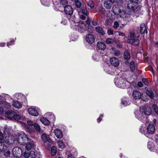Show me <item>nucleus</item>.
Instances as JSON below:
<instances>
[{
	"label": "nucleus",
	"instance_id": "18",
	"mask_svg": "<svg viewBox=\"0 0 158 158\" xmlns=\"http://www.w3.org/2000/svg\"><path fill=\"white\" fill-rule=\"evenodd\" d=\"M97 47L100 49L104 50L106 48V46L105 44L102 42H98L97 43Z\"/></svg>",
	"mask_w": 158,
	"mask_h": 158
},
{
	"label": "nucleus",
	"instance_id": "61",
	"mask_svg": "<svg viewBox=\"0 0 158 158\" xmlns=\"http://www.w3.org/2000/svg\"><path fill=\"white\" fill-rule=\"evenodd\" d=\"M5 45V44L4 43H0V46L1 47H4Z\"/></svg>",
	"mask_w": 158,
	"mask_h": 158
},
{
	"label": "nucleus",
	"instance_id": "40",
	"mask_svg": "<svg viewBox=\"0 0 158 158\" xmlns=\"http://www.w3.org/2000/svg\"><path fill=\"white\" fill-rule=\"evenodd\" d=\"M59 2L60 4L65 5L68 3L67 0H59Z\"/></svg>",
	"mask_w": 158,
	"mask_h": 158
},
{
	"label": "nucleus",
	"instance_id": "57",
	"mask_svg": "<svg viewBox=\"0 0 158 158\" xmlns=\"http://www.w3.org/2000/svg\"><path fill=\"white\" fill-rule=\"evenodd\" d=\"M3 135L2 133L0 131V140L2 141V139H3Z\"/></svg>",
	"mask_w": 158,
	"mask_h": 158
},
{
	"label": "nucleus",
	"instance_id": "63",
	"mask_svg": "<svg viewBox=\"0 0 158 158\" xmlns=\"http://www.w3.org/2000/svg\"><path fill=\"white\" fill-rule=\"evenodd\" d=\"M119 35L122 36H123L124 35V33L122 32H119Z\"/></svg>",
	"mask_w": 158,
	"mask_h": 158
},
{
	"label": "nucleus",
	"instance_id": "30",
	"mask_svg": "<svg viewBox=\"0 0 158 158\" xmlns=\"http://www.w3.org/2000/svg\"><path fill=\"white\" fill-rule=\"evenodd\" d=\"M58 144L59 147L61 149H63L65 147L64 143L60 140H59L58 141Z\"/></svg>",
	"mask_w": 158,
	"mask_h": 158
},
{
	"label": "nucleus",
	"instance_id": "35",
	"mask_svg": "<svg viewBox=\"0 0 158 158\" xmlns=\"http://www.w3.org/2000/svg\"><path fill=\"white\" fill-rule=\"evenodd\" d=\"M79 27L83 30H85L86 28L85 24L82 22H80L79 23Z\"/></svg>",
	"mask_w": 158,
	"mask_h": 158
},
{
	"label": "nucleus",
	"instance_id": "39",
	"mask_svg": "<svg viewBox=\"0 0 158 158\" xmlns=\"http://www.w3.org/2000/svg\"><path fill=\"white\" fill-rule=\"evenodd\" d=\"M113 40L111 38H108L106 40V42L107 44H111L114 43Z\"/></svg>",
	"mask_w": 158,
	"mask_h": 158
},
{
	"label": "nucleus",
	"instance_id": "15",
	"mask_svg": "<svg viewBox=\"0 0 158 158\" xmlns=\"http://www.w3.org/2000/svg\"><path fill=\"white\" fill-rule=\"evenodd\" d=\"M155 130V127L152 124L149 125L147 128V132L148 134L151 135H152L154 134Z\"/></svg>",
	"mask_w": 158,
	"mask_h": 158
},
{
	"label": "nucleus",
	"instance_id": "22",
	"mask_svg": "<svg viewBox=\"0 0 158 158\" xmlns=\"http://www.w3.org/2000/svg\"><path fill=\"white\" fill-rule=\"evenodd\" d=\"M123 57L125 60H128L130 59L131 58L130 54L128 50H126L124 52Z\"/></svg>",
	"mask_w": 158,
	"mask_h": 158
},
{
	"label": "nucleus",
	"instance_id": "37",
	"mask_svg": "<svg viewBox=\"0 0 158 158\" xmlns=\"http://www.w3.org/2000/svg\"><path fill=\"white\" fill-rule=\"evenodd\" d=\"M152 107L155 113L158 115V107L156 104H154L152 105Z\"/></svg>",
	"mask_w": 158,
	"mask_h": 158
},
{
	"label": "nucleus",
	"instance_id": "47",
	"mask_svg": "<svg viewBox=\"0 0 158 158\" xmlns=\"http://www.w3.org/2000/svg\"><path fill=\"white\" fill-rule=\"evenodd\" d=\"M82 13L86 15H88V13L87 10L86 9H82L81 10Z\"/></svg>",
	"mask_w": 158,
	"mask_h": 158
},
{
	"label": "nucleus",
	"instance_id": "12",
	"mask_svg": "<svg viewBox=\"0 0 158 158\" xmlns=\"http://www.w3.org/2000/svg\"><path fill=\"white\" fill-rule=\"evenodd\" d=\"M112 11L114 15L120 16L122 11L118 6H114L112 7Z\"/></svg>",
	"mask_w": 158,
	"mask_h": 158
},
{
	"label": "nucleus",
	"instance_id": "24",
	"mask_svg": "<svg viewBox=\"0 0 158 158\" xmlns=\"http://www.w3.org/2000/svg\"><path fill=\"white\" fill-rule=\"evenodd\" d=\"M41 122L45 125H48L49 123V121L44 117H42L40 119Z\"/></svg>",
	"mask_w": 158,
	"mask_h": 158
},
{
	"label": "nucleus",
	"instance_id": "50",
	"mask_svg": "<svg viewBox=\"0 0 158 158\" xmlns=\"http://www.w3.org/2000/svg\"><path fill=\"white\" fill-rule=\"evenodd\" d=\"M113 30L109 29L107 31V33L109 35H111L113 34Z\"/></svg>",
	"mask_w": 158,
	"mask_h": 158
},
{
	"label": "nucleus",
	"instance_id": "1",
	"mask_svg": "<svg viewBox=\"0 0 158 158\" xmlns=\"http://www.w3.org/2000/svg\"><path fill=\"white\" fill-rule=\"evenodd\" d=\"M0 151H3L4 155L7 157L10 156V152L7 149V146L3 143H0Z\"/></svg>",
	"mask_w": 158,
	"mask_h": 158
},
{
	"label": "nucleus",
	"instance_id": "25",
	"mask_svg": "<svg viewBox=\"0 0 158 158\" xmlns=\"http://www.w3.org/2000/svg\"><path fill=\"white\" fill-rule=\"evenodd\" d=\"M119 17L126 19L129 18L130 15L129 14L126 13L125 12L122 11Z\"/></svg>",
	"mask_w": 158,
	"mask_h": 158
},
{
	"label": "nucleus",
	"instance_id": "54",
	"mask_svg": "<svg viewBox=\"0 0 158 158\" xmlns=\"http://www.w3.org/2000/svg\"><path fill=\"white\" fill-rule=\"evenodd\" d=\"M92 24L95 26H97L98 25V23L97 21L94 20H92Z\"/></svg>",
	"mask_w": 158,
	"mask_h": 158
},
{
	"label": "nucleus",
	"instance_id": "36",
	"mask_svg": "<svg viewBox=\"0 0 158 158\" xmlns=\"http://www.w3.org/2000/svg\"><path fill=\"white\" fill-rule=\"evenodd\" d=\"M111 49L114 51L113 53L115 56H118L120 55V52L119 51L115 50V48L113 47L111 48Z\"/></svg>",
	"mask_w": 158,
	"mask_h": 158
},
{
	"label": "nucleus",
	"instance_id": "59",
	"mask_svg": "<svg viewBox=\"0 0 158 158\" xmlns=\"http://www.w3.org/2000/svg\"><path fill=\"white\" fill-rule=\"evenodd\" d=\"M68 158H75L71 154H69L68 156Z\"/></svg>",
	"mask_w": 158,
	"mask_h": 158
},
{
	"label": "nucleus",
	"instance_id": "9",
	"mask_svg": "<svg viewBox=\"0 0 158 158\" xmlns=\"http://www.w3.org/2000/svg\"><path fill=\"white\" fill-rule=\"evenodd\" d=\"M64 11L66 14L71 15L73 14V10L70 6L67 5L64 7Z\"/></svg>",
	"mask_w": 158,
	"mask_h": 158
},
{
	"label": "nucleus",
	"instance_id": "62",
	"mask_svg": "<svg viewBox=\"0 0 158 158\" xmlns=\"http://www.w3.org/2000/svg\"><path fill=\"white\" fill-rule=\"evenodd\" d=\"M4 112L3 109L1 107H0V113L2 114Z\"/></svg>",
	"mask_w": 158,
	"mask_h": 158
},
{
	"label": "nucleus",
	"instance_id": "53",
	"mask_svg": "<svg viewBox=\"0 0 158 158\" xmlns=\"http://www.w3.org/2000/svg\"><path fill=\"white\" fill-rule=\"evenodd\" d=\"M91 20L89 18H88L87 21H86V24L88 25H90Z\"/></svg>",
	"mask_w": 158,
	"mask_h": 158
},
{
	"label": "nucleus",
	"instance_id": "3",
	"mask_svg": "<svg viewBox=\"0 0 158 158\" xmlns=\"http://www.w3.org/2000/svg\"><path fill=\"white\" fill-rule=\"evenodd\" d=\"M5 135H4L3 139H2V141H0V143H3L4 144L6 143L8 144H10L12 143L14 141L11 139V137L9 134H8L7 135L6 134Z\"/></svg>",
	"mask_w": 158,
	"mask_h": 158
},
{
	"label": "nucleus",
	"instance_id": "17",
	"mask_svg": "<svg viewBox=\"0 0 158 158\" xmlns=\"http://www.w3.org/2000/svg\"><path fill=\"white\" fill-rule=\"evenodd\" d=\"M140 31L141 34L148 33V31L144 24L143 23L140 24Z\"/></svg>",
	"mask_w": 158,
	"mask_h": 158
},
{
	"label": "nucleus",
	"instance_id": "29",
	"mask_svg": "<svg viewBox=\"0 0 158 158\" xmlns=\"http://www.w3.org/2000/svg\"><path fill=\"white\" fill-rule=\"evenodd\" d=\"M135 64L134 62V61H131L130 64L129 68L133 72L135 70Z\"/></svg>",
	"mask_w": 158,
	"mask_h": 158
},
{
	"label": "nucleus",
	"instance_id": "8",
	"mask_svg": "<svg viewBox=\"0 0 158 158\" xmlns=\"http://www.w3.org/2000/svg\"><path fill=\"white\" fill-rule=\"evenodd\" d=\"M28 141L29 142L26 144V149L27 150H29L34 147L35 143L32 139L29 140Z\"/></svg>",
	"mask_w": 158,
	"mask_h": 158
},
{
	"label": "nucleus",
	"instance_id": "26",
	"mask_svg": "<svg viewBox=\"0 0 158 158\" xmlns=\"http://www.w3.org/2000/svg\"><path fill=\"white\" fill-rule=\"evenodd\" d=\"M19 136L20 137H21V138L25 142H26V140L28 141L29 140L28 135H26L24 133L20 134Z\"/></svg>",
	"mask_w": 158,
	"mask_h": 158
},
{
	"label": "nucleus",
	"instance_id": "42",
	"mask_svg": "<svg viewBox=\"0 0 158 158\" xmlns=\"http://www.w3.org/2000/svg\"><path fill=\"white\" fill-rule=\"evenodd\" d=\"M119 24L118 23L117 21H115L114 23L113 27L115 29H117V28L118 27Z\"/></svg>",
	"mask_w": 158,
	"mask_h": 158
},
{
	"label": "nucleus",
	"instance_id": "13",
	"mask_svg": "<svg viewBox=\"0 0 158 158\" xmlns=\"http://www.w3.org/2000/svg\"><path fill=\"white\" fill-rule=\"evenodd\" d=\"M28 112L30 114L33 116H37L39 114L36 110L32 108H29L28 109Z\"/></svg>",
	"mask_w": 158,
	"mask_h": 158
},
{
	"label": "nucleus",
	"instance_id": "34",
	"mask_svg": "<svg viewBox=\"0 0 158 158\" xmlns=\"http://www.w3.org/2000/svg\"><path fill=\"white\" fill-rule=\"evenodd\" d=\"M17 141L21 145H24L26 143L25 142L23 141L22 138H21V137H20V136H19V137L17 140Z\"/></svg>",
	"mask_w": 158,
	"mask_h": 158
},
{
	"label": "nucleus",
	"instance_id": "5",
	"mask_svg": "<svg viewBox=\"0 0 158 158\" xmlns=\"http://www.w3.org/2000/svg\"><path fill=\"white\" fill-rule=\"evenodd\" d=\"M142 94L138 90H134L132 93V97L135 100H139L141 98Z\"/></svg>",
	"mask_w": 158,
	"mask_h": 158
},
{
	"label": "nucleus",
	"instance_id": "6",
	"mask_svg": "<svg viewBox=\"0 0 158 158\" xmlns=\"http://www.w3.org/2000/svg\"><path fill=\"white\" fill-rule=\"evenodd\" d=\"M128 43L134 45L136 46L139 43V40L137 37H135L134 39H129L127 40Z\"/></svg>",
	"mask_w": 158,
	"mask_h": 158
},
{
	"label": "nucleus",
	"instance_id": "43",
	"mask_svg": "<svg viewBox=\"0 0 158 158\" xmlns=\"http://www.w3.org/2000/svg\"><path fill=\"white\" fill-rule=\"evenodd\" d=\"M5 113L7 115H10L13 114V112L12 110H8L5 111Z\"/></svg>",
	"mask_w": 158,
	"mask_h": 158
},
{
	"label": "nucleus",
	"instance_id": "7",
	"mask_svg": "<svg viewBox=\"0 0 158 158\" xmlns=\"http://www.w3.org/2000/svg\"><path fill=\"white\" fill-rule=\"evenodd\" d=\"M85 40L89 44L93 43L95 40L94 36L91 34H88L86 36Z\"/></svg>",
	"mask_w": 158,
	"mask_h": 158
},
{
	"label": "nucleus",
	"instance_id": "44",
	"mask_svg": "<svg viewBox=\"0 0 158 158\" xmlns=\"http://www.w3.org/2000/svg\"><path fill=\"white\" fill-rule=\"evenodd\" d=\"M93 59L96 61H98V60L99 57L98 55L97 54L94 55L93 56Z\"/></svg>",
	"mask_w": 158,
	"mask_h": 158
},
{
	"label": "nucleus",
	"instance_id": "21",
	"mask_svg": "<svg viewBox=\"0 0 158 158\" xmlns=\"http://www.w3.org/2000/svg\"><path fill=\"white\" fill-rule=\"evenodd\" d=\"M111 3L110 1H105L104 3V6L106 9H110L111 7Z\"/></svg>",
	"mask_w": 158,
	"mask_h": 158
},
{
	"label": "nucleus",
	"instance_id": "20",
	"mask_svg": "<svg viewBox=\"0 0 158 158\" xmlns=\"http://www.w3.org/2000/svg\"><path fill=\"white\" fill-rule=\"evenodd\" d=\"M12 105L18 109L22 107L21 104L17 101H14L13 102Z\"/></svg>",
	"mask_w": 158,
	"mask_h": 158
},
{
	"label": "nucleus",
	"instance_id": "48",
	"mask_svg": "<svg viewBox=\"0 0 158 158\" xmlns=\"http://www.w3.org/2000/svg\"><path fill=\"white\" fill-rule=\"evenodd\" d=\"M23 156L25 158H28L30 156V155L28 152H25L24 153Z\"/></svg>",
	"mask_w": 158,
	"mask_h": 158
},
{
	"label": "nucleus",
	"instance_id": "23",
	"mask_svg": "<svg viewBox=\"0 0 158 158\" xmlns=\"http://www.w3.org/2000/svg\"><path fill=\"white\" fill-rule=\"evenodd\" d=\"M95 30L97 32L101 35H104L105 32L103 28L100 27H97L95 28Z\"/></svg>",
	"mask_w": 158,
	"mask_h": 158
},
{
	"label": "nucleus",
	"instance_id": "55",
	"mask_svg": "<svg viewBox=\"0 0 158 158\" xmlns=\"http://www.w3.org/2000/svg\"><path fill=\"white\" fill-rule=\"evenodd\" d=\"M139 0H130L128 2H131L134 3L135 4H138L137 2Z\"/></svg>",
	"mask_w": 158,
	"mask_h": 158
},
{
	"label": "nucleus",
	"instance_id": "41",
	"mask_svg": "<svg viewBox=\"0 0 158 158\" xmlns=\"http://www.w3.org/2000/svg\"><path fill=\"white\" fill-rule=\"evenodd\" d=\"M29 155L30 156H31V158H34L35 157V152L34 151H31Z\"/></svg>",
	"mask_w": 158,
	"mask_h": 158
},
{
	"label": "nucleus",
	"instance_id": "60",
	"mask_svg": "<svg viewBox=\"0 0 158 158\" xmlns=\"http://www.w3.org/2000/svg\"><path fill=\"white\" fill-rule=\"evenodd\" d=\"M5 105L7 106L6 107L7 108H9L10 107V105L8 103H5Z\"/></svg>",
	"mask_w": 158,
	"mask_h": 158
},
{
	"label": "nucleus",
	"instance_id": "49",
	"mask_svg": "<svg viewBox=\"0 0 158 158\" xmlns=\"http://www.w3.org/2000/svg\"><path fill=\"white\" fill-rule=\"evenodd\" d=\"M142 82L144 84L147 85H149V83L145 79L143 78L142 80Z\"/></svg>",
	"mask_w": 158,
	"mask_h": 158
},
{
	"label": "nucleus",
	"instance_id": "10",
	"mask_svg": "<svg viewBox=\"0 0 158 158\" xmlns=\"http://www.w3.org/2000/svg\"><path fill=\"white\" fill-rule=\"evenodd\" d=\"M110 61L113 66L117 67L119 65V63L118 59L115 57H112L110 59Z\"/></svg>",
	"mask_w": 158,
	"mask_h": 158
},
{
	"label": "nucleus",
	"instance_id": "28",
	"mask_svg": "<svg viewBox=\"0 0 158 158\" xmlns=\"http://www.w3.org/2000/svg\"><path fill=\"white\" fill-rule=\"evenodd\" d=\"M7 117L10 119H13L17 120H19L21 118V116L17 114H15L14 115L12 118L8 117Z\"/></svg>",
	"mask_w": 158,
	"mask_h": 158
},
{
	"label": "nucleus",
	"instance_id": "64",
	"mask_svg": "<svg viewBox=\"0 0 158 158\" xmlns=\"http://www.w3.org/2000/svg\"><path fill=\"white\" fill-rule=\"evenodd\" d=\"M101 120L102 119L101 118L99 117L97 119V121L99 123L101 121Z\"/></svg>",
	"mask_w": 158,
	"mask_h": 158
},
{
	"label": "nucleus",
	"instance_id": "51",
	"mask_svg": "<svg viewBox=\"0 0 158 158\" xmlns=\"http://www.w3.org/2000/svg\"><path fill=\"white\" fill-rule=\"evenodd\" d=\"M27 124L28 125L31 126H33L35 123H34V122L31 121H28L27 122Z\"/></svg>",
	"mask_w": 158,
	"mask_h": 158
},
{
	"label": "nucleus",
	"instance_id": "58",
	"mask_svg": "<svg viewBox=\"0 0 158 158\" xmlns=\"http://www.w3.org/2000/svg\"><path fill=\"white\" fill-rule=\"evenodd\" d=\"M80 17L81 19L83 20L85 19L86 18V16L83 15H81Z\"/></svg>",
	"mask_w": 158,
	"mask_h": 158
},
{
	"label": "nucleus",
	"instance_id": "4",
	"mask_svg": "<svg viewBox=\"0 0 158 158\" xmlns=\"http://www.w3.org/2000/svg\"><path fill=\"white\" fill-rule=\"evenodd\" d=\"M13 155L15 156L20 157L23 154L22 151L21 149L18 147H15L13 149Z\"/></svg>",
	"mask_w": 158,
	"mask_h": 158
},
{
	"label": "nucleus",
	"instance_id": "31",
	"mask_svg": "<svg viewBox=\"0 0 158 158\" xmlns=\"http://www.w3.org/2000/svg\"><path fill=\"white\" fill-rule=\"evenodd\" d=\"M41 139L44 143L48 141V137L46 134H43L41 135Z\"/></svg>",
	"mask_w": 158,
	"mask_h": 158
},
{
	"label": "nucleus",
	"instance_id": "45",
	"mask_svg": "<svg viewBox=\"0 0 158 158\" xmlns=\"http://www.w3.org/2000/svg\"><path fill=\"white\" fill-rule=\"evenodd\" d=\"M75 5L77 8H80L81 6V4L80 2H75Z\"/></svg>",
	"mask_w": 158,
	"mask_h": 158
},
{
	"label": "nucleus",
	"instance_id": "52",
	"mask_svg": "<svg viewBox=\"0 0 158 158\" xmlns=\"http://www.w3.org/2000/svg\"><path fill=\"white\" fill-rule=\"evenodd\" d=\"M144 128L142 126H141L139 128V131L140 132L142 133H144Z\"/></svg>",
	"mask_w": 158,
	"mask_h": 158
},
{
	"label": "nucleus",
	"instance_id": "33",
	"mask_svg": "<svg viewBox=\"0 0 158 158\" xmlns=\"http://www.w3.org/2000/svg\"><path fill=\"white\" fill-rule=\"evenodd\" d=\"M51 154L52 156H55L56 153V148L55 146H53L51 148Z\"/></svg>",
	"mask_w": 158,
	"mask_h": 158
},
{
	"label": "nucleus",
	"instance_id": "2",
	"mask_svg": "<svg viewBox=\"0 0 158 158\" xmlns=\"http://www.w3.org/2000/svg\"><path fill=\"white\" fill-rule=\"evenodd\" d=\"M143 110L141 107H140L138 110H135L134 112L136 117L140 120H142L144 118Z\"/></svg>",
	"mask_w": 158,
	"mask_h": 158
},
{
	"label": "nucleus",
	"instance_id": "32",
	"mask_svg": "<svg viewBox=\"0 0 158 158\" xmlns=\"http://www.w3.org/2000/svg\"><path fill=\"white\" fill-rule=\"evenodd\" d=\"M147 94L151 98H153V97L156 96L153 92H151L149 90L146 91Z\"/></svg>",
	"mask_w": 158,
	"mask_h": 158
},
{
	"label": "nucleus",
	"instance_id": "38",
	"mask_svg": "<svg viewBox=\"0 0 158 158\" xmlns=\"http://www.w3.org/2000/svg\"><path fill=\"white\" fill-rule=\"evenodd\" d=\"M34 127L38 132H40V127L38 124L35 123L34 124Z\"/></svg>",
	"mask_w": 158,
	"mask_h": 158
},
{
	"label": "nucleus",
	"instance_id": "11",
	"mask_svg": "<svg viewBox=\"0 0 158 158\" xmlns=\"http://www.w3.org/2000/svg\"><path fill=\"white\" fill-rule=\"evenodd\" d=\"M138 7V4H135L134 3L128 2L127 7L128 9L134 10L137 9Z\"/></svg>",
	"mask_w": 158,
	"mask_h": 158
},
{
	"label": "nucleus",
	"instance_id": "27",
	"mask_svg": "<svg viewBox=\"0 0 158 158\" xmlns=\"http://www.w3.org/2000/svg\"><path fill=\"white\" fill-rule=\"evenodd\" d=\"M86 2L88 6L91 8L94 7V5L93 2L90 0H86Z\"/></svg>",
	"mask_w": 158,
	"mask_h": 158
},
{
	"label": "nucleus",
	"instance_id": "14",
	"mask_svg": "<svg viewBox=\"0 0 158 158\" xmlns=\"http://www.w3.org/2000/svg\"><path fill=\"white\" fill-rule=\"evenodd\" d=\"M126 83H128V81H127L125 80L121 79V80L119 81L118 83L117 84L118 86L123 89L127 88V86L126 85Z\"/></svg>",
	"mask_w": 158,
	"mask_h": 158
},
{
	"label": "nucleus",
	"instance_id": "56",
	"mask_svg": "<svg viewBox=\"0 0 158 158\" xmlns=\"http://www.w3.org/2000/svg\"><path fill=\"white\" fill-rule=\"evenodd\" d=\"M138 86L140 87H141L143 86V84L141 81H139L137 83Z\"/></svg>",
	"mask_w": 158,
	"mask_h": 158
},
{
	"label": "nucleus",
	"instance_id": "46",
	"mask_svg": "<svg viewBox=\"0 0 158 158\" xmlns=\"http://www.w3.org/2000/svg\"><path fill=\"white\" fill-rule=\"evenodd\" d=\"M136 37L134 32H131L130 33V39H134Z\"/></svg>",
	"mask_w": 158,
	"mask_h": 158
},
{
	"label": "nucleus",
	"instance_id": "16",
	"mask_svg": "<svg viewBox=\"0 0 158 158\" xmlns=\"http://www.w3.org/2000/svg\"><path fill=\"white\" fill-rule=\"evenodd\" d=\"M141 107L143 110V113L144 114L149 115L151 114L152 110L150 107H146L144 106Z\"/></svg>",
	"mask_w": 158,
	"mask_h": 158
},
{
	"label": "nucleus",
	"instance_id": "19",
	"mask_svg": "<svg viewBox=\"0 0 158 158\" xmlns=\"http://www.w3.org/2000/svg\"><path fill=\"white\" fill-rule=\"evenodd\" d=\"M55 135L58 138H61L62 137L63 135L62 131L58 129H56L54 131Z\"/></svg>",
	"mask_w": 158,
	"mask_h": 158
}]
</instances>
